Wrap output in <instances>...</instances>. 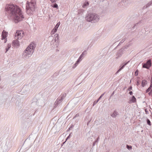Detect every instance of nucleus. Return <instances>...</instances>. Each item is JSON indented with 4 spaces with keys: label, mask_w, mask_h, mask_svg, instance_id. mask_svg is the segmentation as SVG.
<instances>
[{
    "label": "nucleus",
    "mask_w": 152,
    "mask_h": 152,
    "mask_svg": "<svg viewBox=\"0 0 152 152\" xmlns=\"http://www.w3.org/2000/svg\"><path fill=\"white\" fill-rule=\"evenodd\" d=\"M105 94V92H104L103 94H102L101 96L99 97V99L96 101H95L93 103V106H94V105L96 104L99 101V100L102 98V97L104 96V94Z\"/></svg>",
    "instance_id": "13"
},
{
    "label": "nucleus",
    "mask_w": 152,
    "mask_h": 152,
    "mask_svg": "<svg viewBox=\"0 0 152 152\" xmlns=\"http://www.w3.org/2000/svg\"><path fill=\"white\" fill-rule=\"evenodd\" d=\"M59 71H57L54 73L53 76H57L59 75Z\"/></svg>",
    "instance_id": "29"
},
{
    "label": "nucleus",
    "mask_w": 152,
    "mask_h": 152,
    "mask_svg": "<svg viewBox=\"0 0 152 152\" xmlns=\"http://www.w3.org/2000/svg\"><path fill=\"white\" fill-rule=\"evenodd\" d=\"M151 83L150 85L151 86V85H152V77H151Z\"/></svg>",
    "instance_id": "39"
},
{
    "label": "nucleus",
    "mask_w": 152,
    "mask_h": 152,
    "mask_svg": "<svg viewBox=\"0 0 152 152\" xmlns=\"http://www.w3.org/2000/svg\"><path fill=\"white\" fill-rule=\"evenodd\" d=\"M131 100L133 102H136V99L134 97V96H132V99H131Z\"/></svg>",
    "instance_id": "25"
},
{
    "label": "nucleus",
    "mask_w": 152,
    "mask_h": 152,
    "mask_svg": "<svg viewBox=\"0 0 152 152\" xmlns=\"http://www.w3.org/2000/svg\"><path fill=\"white\" fill-rule=\"evenodd\" d=\"M98 140H97L96 139V140H95L94 142L96 143L98 142Z\"/></svg>",
    "instance_id": "44"
},
{
    "label": "nucleus",
    "mask_w": 152,
    "mask_h": 152,
    "mask_svg": "<svg viewBox=\"0 0 152 152\" xmlns=\"http://www.w3.org/2000/svg\"><path fill=\"white\" fill-rule=\"evenodd\" d=\"M55 32H55L54 31H53V30H52V31H51V34H54L55 33Z\"/></svg>",
    "instance_id": "36"
},
{
    "label": "nucleus",
    "mask_w": 152,
    "mask_h": 152,
    "mask_svg": "<svg viewBox=\"0 0 152 152\" xmlns=\"http://www.w3.org/2000/svg\"><path fill=\"white\" fill-rule=\"evenodd\" d=\"M86 20L93 23L97 22L99 19V17L97 14L94 13L88 14L86 17Z\"/></svg>",
    "instance_id": "3"
},
{
    "label": "nucleus",
    "mask_w": 152,
    "mask_h": 152,
    "mask_svg": "<svg viewBox=\"0 0 152 152\" xmlns=\"http://www.w3.org/2000/svg\"><path fill=\"white\" fill-rule=\"evenodd\" d=\"M36 5V3L35 2L27 1L26 9L27 14L29 15H31L33 14L34 11L35 10Z\"/></svg>",
    "instance_id": "4"
},
{
    "label": "nucleus",
    "mask_w": 152,
    "mask_h": 152,
    "mask_svg": "<svg viewBox=\"0 0 152 152\" xmlns=\"http://www.w3.org/2000/svg\"><path fill=\"white\" fill-rule=\"evenodd\" d=\"M71 134H70L67 137V138H68L70 137V135Z\"/></svg>",
    "instance_id": "46"
},
{
    "label": "nucleus",
    "mask_w": 152,
    "mask_h": 152,
    "mask_svg": "<svg viewBox=\"0 0 152 152\" xmlns=\"http://www.w3.org/2000/svg\"><path fill=\"white\" fill-rule=\"evenodd\" d=\"M6 145L8 148V149H10L12 146L11 143L9 141L8 142H7L6 144Z\"/></svg>",
    "instance_id": "14"
},
{
    "label": "nucleus",
    "mask_w": 152,
    "mask_h": 152,
    "mask_svg": "<svg viewBox=\"0 0 152 152\" xmlns=\"http://www.w3.org/2000/svg\"><path fill=\"white\" fill-rule=\"evenodd\" d=\"M132 44L131 43H129L128 44H127L125 46L123 47H122L123 48H124V50L126 49H127Z\"/></svg>",
    "instance_id": "18"
},
{
    "label": "nucleus",
    "mask_w": 152,
    "mask_h": 152,
    "mask_svg": "<svg viewBox=\"0 0 152 152\" xmlns=\"http://www.w3.org/2000/svg\"><path fill=\"white\" fill-rule=\"evenodd\" d=\"M152 88V85L151 86L150 85L149 87L147 89L146 91V92L147 93L149 92L151 90Z\"/></svg>",
    "instance_id": "30"
},
{
    "label": "nucleus",
    "mask_w": 152,
    "mask_h": 152,
    "mask_svg": "<svg viewBox=\"0 0 152 152\" xmlns=\"http://www.w3.org/2000/svg\"><path fill=\"white\" fill-rule=\"evenodd\" d=\"M35 48V44L34 42H32L23 51L22 57L24 59L28 58L31 57L34 52Z\"/></svg>",
    "instance_id": "2"
},
{
    "label": "nucleus",
    "mask_w": 152,
    "mask_h": 152,
    "mask_svg": "<svg viewBox=\"0 0 152 152\" xmlns=\"http://www.w3.org/2000/svg\"><path fill=\"white\" fill-rule=\"evenodd\" d=\"M132 87L131 86L128 88V90L129 91H130L131 90H132Z\"/></svg>",
    "instance_id": "34"
},
{
    "label": "nucleus",
    "mask_w": 152,
    "mask_h": 152,
    "mask_svg": "<svg viewBox=\"0 0 152 152\" xmlns=\"http://www.w3.org/2000/svg\"><path fill=\"white\" fill-rule=\"evenodd\" d=\"M142 67L144 68H145L147 69H148L149 67L145 63H143L142 64Z\"/></svg>",
    "instance_id": "23"
},
{
    "label": "nucleus",
    "mask_w": 152,
    "mask_h": 152,
    "mask_svg": "<svg viewBox=\"0 0 152 152\" xmlns=\"http://www.w3.org/2000/svg\"><path fill=\"white\" fill-rule=\"evenodd\" d=\"M8 33L6 31H3L2 32L1 34V39L3 40L5 39L7 37V34Z\"/></svg>",
    "instance_id": "10"
},
{
    "label": "nucleus",
    "mask_w": 152,
    "mask_h": 152,
    "mask_svg": "<svg viewBox=\"0 0 152 152\" xmlns=\"http://www.w3.org/2000/svg\"><path fill=\"white\" fill-rule=\"evenodd\" d=\"M147 124L151 126V122L150 120L149 119H147Z\"/></svg>",
    "instance_id": "31"
},
{
    "label": "nucleus",
    "mask_w": 152,
    "mask_h": 152,
    "mask_svg": "<svg viewBox=\"0 0 152 152\" xmlns=\"http://www.w3.org/2000/svg\"><path fill=\"white\" fill-rule=\"evenodd\" d=\"M118 115V112L116 110H115L113 113L111 115V116L113 118H115L117 115Z\"/></svg>",
    "instance_id": "11"
},
{
    "label": "nucleus",
    "mask_w": 152,
    "mask_h": 152,
    "mask_svg": "<svg viewBox=\"0 0 152 152\" xmlns=\"http://www.w3.org/2000/svg\"><path fill=\"white\" fill-rule=\"evenodd\" d=\"M96 143L95 142H94L93 143V146H94L95 145V144H96Z\"/></svg>",
    "instance_id": "43"
},
{
    "label": "nucleus",
    "mask_w": 152,
    "mask_h": 152,
    "mask_svg": "<svg viewBox=\"0 0 152 152\" xmlns=\"http://www.w3.org/2000/svg\"><path fill=\"white\" fill-rule=\"evenodd\" d=\"M126 39V37H125L124 38H123L121 40V41H120V42H119V44L118 45V46L119 45L122 44L123 43L124 41Z\"/></svg>",
    "instance_id": "22"
},
{
    "label": "nucleus",
    "mask_w": 152,
    "mask_h": 152,
    "mask_svg": "<svg viewBox=\"0 0 152 152\" xmlns=\"http://www.w3.org/2000/svg\"><path fill=\"white\" fill-rule=\"evenodd\" d=\"M79 62H77V61L75 64L73 65L72 68L73 69L75 68L79 64Z\"/></svg>",
    "instance_id": "26"
},
{
    "label": "nucleus",
    "mask_w": 152,
    "mask_h": 152,
    "mask_svg": "<svg viewBox=\"0 0 152 152\" xmlns=\"http://www.w3.org/2000/svg\"><path fill=\"white\" fill-rule=\"evenodd\" d=\"M50 1L52 3H53L56 1L55 0H50Z\"/></svg>",
    "instance_id": "40"
},
{
    "label": "nucleus",
    "mask_w": 152,
    "mask_h": 152,
    "mask_svg": "<svg viewBox=\"0 0 152 152\" xmlns=\"http://www.w3.org/2000/svg\"><path fill=\"white\" fill-rule=\"evenodd\" d=\"M137 85H139L140 83H139V82L138 81H137Z\"/></svg>",
    "instance_id": "45"
},
{
    "label": "nucleus",
    "mask_w": 152,
    "mask_h": 152,
    "mask_svg": "<svg viewBox=\"0 0 152 152\" xmlns=\"http://www.w3.org/2000/svg\"><path fill=\"white\" fill-rule=\"evenodd\" d=\"M129 94L131 95H132L133 94L132 92V91H130L129 92Z\"/></svg>",
    "instance_id": "38"
},
{
    "label": "nucleus",
    "mask_w": 152,
    "mask_h": 152,
    "mask_svg": "<svg viewBox=\"0 0 152 152\" xmlns=\"http://www.w3.org/2000/svg\"><path fill=\"white\" fill-rule=\"evenodd\" d=\"M148 94L150 95H152V92H151V91Z\"/></svg>",
    "instance_id": "37"
},
{
    "label": "nucleus",
    "mask_w": 152,
    "mask_h": 152,
    "mask_svg": "<svg viewBox=\"0 0 152 152\" xmlns=\"http://www.w3.org/2000/svg\"><path fill=\"white\" fill-rule=\"evenodd\" d=\"M152 4V0L150 2L148 3L146 5V6H145L143 7V9H145V8H147V7H149Z\"/></svg>",
    "instance_id": "16"
},
{
    "label": "nucleus",
    "mask_w": 152,
    "mask_h": 152,
    "mask_svg": "<svg viewBox=\"0 0 152 152\" xmlns=\"http://www.w3.org/2000/svg\"><path fill=\"white\" fill-rule=\"evenodd\" d=\"M18 39H15L12 42V45L15 47H18L20 45L19 41Z\"/></svg>",
    "instance_id": "8"
},
{
    "label": "nucleus",
    "mask_w": 152,
    "mask_h": 152,
    "mask_svg": "<svg viewBox=\"0 0 152 152\" xmlns=\"http://www.w3.org/2000/svg\"><path fill=\"white\" fill-rule=\"evenodd\" d=\"M78 116H79V114H77L75 115V117H78Z\"/></svg>",
    "instance_id": "42"
},
{
    "label": "nucleus",
    "mask_w": 152,
    "mask_h": 152,
    "mask_svg": "<svg viewBox=\"0 0 152 152\" xmlns=\"http://www.w3.org/2000/svg\"><path fill=\"white\" fill-rule=\"evenodd\" d=\"M83 58L81 57L80 56L78 59L77 60V62H80L83 59Z\"/></svg>",
    "instance_id": "28"
},
{
    "label": "nucleus",
    "mask_w": 152,
    "mask_h": 152,
    "mask_svg": "<svg viewBox=\"0 0 152 152\" xmlns=\"http://www.w3.org/2000/svg\"><path fill=\"white\" fill-rule=\"evenodd\" d=\"M89 5V3L87 1H86L83 6V7L85 8L87 6H88Z\"/></svg>",
    "instance_id": "17"
},
{
    "label": "nucleus",
    "mask_w": 152,
    "mask_h": 152,
    "mask_svg": "<svg viewBox=\"0 0 152 152\" xmlns=\"http://www.w3.org/2000/svg\"><path fill=\"white\" fill-rule=\"evenodd\" d=\"M66 96V94H63L62 96L58 97L56 101L54 104V107H56L61 103Z\"/></svg>",
    "instance_id": "5"
},
{
    "label": "nucleus",
    "mask_w": 152,
    "mask_h": 152,
    "mask_svg": "<svg viewBox=\"0 0 152 152\" xmlns=\"http://www.w3.org/2000/svg\"><path fill=\"white\" fill-rule=\"evenodd\" d=\"M146 65L148 66L150 68L151 66V59H149L145 63Z\"/></svg>",
    "instance_id": "15"
},
{
    "label": "nucleus",
    "mask_w": 152,
    "mask_h": 152,
    "mask_svg": "<svg viewBox=\"0 0 152 152\" xmlns=\"http://www.w3.org/2000/svg\"><path fill=\"white\" fill-rule=\"evenodd\" d=\"M86 54L87 51H86V50H84L81 54L80 56L83 58L84 56L86 55Z\"/></svg>",
    "instance_id": "19"
},
{
    "label": "nucleus",
    "mask_w": 152,
    "mask_h": 152,
    "mask_svg": "<svg viewBox=\"0 0 152 152\" xmlns=\"http://www.w3.org/2000/svg\"><path fill=\"white\" fill-rule=\"evenodd\" d=\"M126 147L129 150H130L132 149V147L131 145H126Z\"/></svg>",
    "instance_id": "27"
},
{
    "label": "nucleus",
    "mask_w": 152,
    "mask_h": 152,
    "mask_svg": "<svg viewBox=\"0 0 152 152\" xmlns=\"http://www.w3.org/2000/svg\"><path fill=\"white\" fill-rule=\"evenodd\" d=\"M140 23H141V21H139L138 23H136V24H134V26L133 27V28L134 29L135 27H139L140 25H139V24Z\"/></svg>",
    "instance_id": "21"
},
{
    "label": "nucleus",
    "mask_w": 152,
    "mask_h": 152,
    "mask_svg": "<svg viewBox=\"0 0 152 152\" xmlns=\"http://www.w3.org/2000/svg\"><path fill=\"white\" fill-rule=\"evenodd\" d=\"M53 7L56 8L58 7V5L56 4H55L53 5Z\"/></svg>",
    "instance_id": "32"
},
{
    "label": "nucleus",
    "mask_w": 152,
    "mask_h": 152,
    "mask_svg": "<svg viewBox=\"0 0 152 152\" xmlns=\"http://www.w3.org/2000/svg\"><path fill=\"white\" fill-rule=\"evenodd\" d=\"M114 91H113V92L112 93V94H111V95H110V98H109V99H110L111 98V97H112L113 95H114Z\"/></svg>",
    "instance_id": "35"
},
{
    "label": "nucleus",
    "mask_w": 152,
    "mask_h": 152,
    "mask_svg": "<svg viewBox=\"0 0 152 152\" xmlns=\"http://www.w3.org/2000/svg\"><path fill=\"white\" fill-rule=\"evenodd\" d=\"M71 134H70L67 137V138H68L70 137V135Z\"/></svg>",
    "instance_id": "47"
},
{
    "label": "nucleus",
    "mask_w": 152,
    "mask_h": 152,
    "mask_svg": "<svg viewBox=\"0 0 152 152\" xmlns=\"http://www.w3.org/2000/svg\"><path fill=\"white\" fill-rule=\"evenodd\" d=\"M15 39H20L23 36V31H17L15 35Z\"/></svg>",
    "instance_id": "6"
},
{
    "label": "nucleus",
    "mask_w": 152,
    "mask_h": 152,
    "mask_svg": "<svg viewBox=\"0 0 152 152\" xmlns=\"http://www.w3.org/2000/svg\"><path fill=\"white\" fill-rule=\"evenodd\" d=\"M147 83V81L146 80H144L142 81V87H144Z\"/></svg>",
    "instance_id": "20"
},
{
    "label": "nucleus",
    "mask_w": 152,
    "mask_h": 152,
    "mask_svg": "<svg viewBox=\"0 0 152 152\" xmlns=\"http://www.w3.org/2000/svg\"><path fill=\"white\" fill-rule=\"evenodd\" d=\"M5 9L8 18L13 20L15 23H18L24 18L21 10L18 6L13 4H7Z\"/></svg>",
    "instance_id": "1"
},
{
    "label": "nucleus",
    "mask_w": 152,
    "mask_h": 152,
    "mask_svg": "<svg viewBox=\"0 0 152 152\" xmlns=\"http://www.w3.org/2000/svg\"><path fill=\"white\" fill-rule=\"evenodd\" d=\"M124 50V48H122L121 49L117 51L116 54V55L117 57H116V58H118L121 57L123 54Z\"/></svg>",
    "instance_id": "7"
},
{
    "label": "nucleus",
    "mask_w": 152,
    "mask_h": 152,
    "mask_svg": "<svg viewBox=\"0 0 152 152\" xmlns=\"http://www.w3.org/2000/svg\"><path fill=\"white\" fill-rule=\"evenodd\" d=\"M130 62V61H128L126 63L124 64L123 65H121L119 67V69L116 72L115 74L116 75L117 73L120 71L124 67L127 65Z\"/></svg>",
    "instance_id": "9"
},
{
    "label": "nucleus",
    "mask_w": 152,
    "mask_h": 152,
    "mask_svg": "<svg viewBox=\"0 0 152 152\" xmlns=\"http://www.w3.org/2000/svg\"><path fill=\"white\" fill-rule=\"evenodd\" d=\"M58 39V36L57 34V36H56V39Z\"/></svg>",
    "instance_id": "41"
},
{
    "label": "nucleus",
    "mask_w": 152,
    "mask_h": 152,
    "mask_svg": "<svg viewBox=\"0 0 152 152\" xmlns=\"http://www.w3.org/2000/svg\"><path fill=\"white\" fill-rule=\"evenodd\" d=\"M99 137H98V138L97 139V140H99Z\"/></svg>",
    "instance_id": "48"
},
{
    "label": "nucleus",
    "mask_w": 152,
    "mask_h": 152,
    "mask_svg": "<svg viewBox=\"0 0 152 152\" xmlns=\"http://www.w3.org/2000/svg\"><path fill=\"white\" fill-rule=\"evenodd\" d=\"M138 73V70L136 71L135 72V76H137Z\"/></svg>",
    "instance_id": "33"
},
{
    "label": "nucleus",
    "mask_w": 152,
    "mask_h": 152,
    "mask_svg": "<svg viewBox=\"0 0 152 152\" xmlns=\"http://www.w3.org/2000/svg\"><path fill=\"white\" fill-rule=\"evenodd\" d=\"M1 78H0V81H1Z\"/></svg>",
    "instance_id": "49"
},
{
    "label": "nucleus",
    "mask_w": 152,
    "mask_h": 152,
    "mask_svg": "<svg viewBox=\"0 0 152 152\" xmlns=\"http://www.w3.org/2000/svg\"><path fill=\"white\" fill-rule=\"evenodd\" d=\"M11 46L10 44H8L7 46V47L6 48V51L5 52V53H6L8 51V50L10 48Z\"/></svg>",
    "instance_id": "24"
},
{
    "label": "nucleus",
    "mask_w": 152,
    "mask_h": 152,
    "mask_svg": "<svg viewBox=\"0 0 152 152\" xmlns=\"http://www.w3.org/2000/svg\"><path fill=\"white\" fill-rule=\"evenodd\" d=\"M60 22H59L58 23L56 26H55L54 28L53 29V31H54L55 32H56L58 27L60 25Z\"/></svg>",
    "instance_id": "12"
}]
</instances>
